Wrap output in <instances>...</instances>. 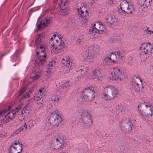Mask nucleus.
Here are the masks:
<instances>
[{"instance_id":"nucleus-1","label":"nucleus","mask_w":153,"mask_h":153,"mask_svg":"<svg viewBox=\"0 0 153 153\" xmlns=\"http://www.w3.org/2000/svg\"><path fill=\"white\" fill-rule=\"evenodd\" d=\"M100 50L99 46L97 45H93L84 49L81 53L79 56L81 61L84 62L87 59L92 60L96 58L97 55Z\"/></svg>"},{"instance_id":"nucleus-2","label":"nucleus","mask_w":153,"mask_h":153,"mask_svg":"<svg viewBox=\"0 0 153 153\" xmlns=\"http://www.w3.org/2000/svg\"><path fill=\"white\" fill-rule=\"evenodd\" d=\"M77 114L79 121L81 123L82 126L85 128H89L92 123L91 116L82 110L77 111Z\"/></svg>"},{"instance_id":"nucleus-3","label":"nucleus","mask_w":153,"mask_h":153,"mask_svg":"<svg viewBox=\"0 0 153 153\" xmlns=\"http://www.w3.org/2000/svg\"><path fill=\"white\" fill-rule=\"evenodd\" d=\"M103 98L106 100L114 99L118 95L117 89L112 85L105 87L103 91Z\"/></svg>"},{"instance_id":"nucleus-4","label":"nucleus","mask_w":153,"mask_h":153,"mask_svg":"<svg viewBox=\"0 0 153 153\" xmlns=\"http://www.w3.org/2000/svg\"><path fill=\"white\" fill-rule=\"evenodd\" d=\"M95 92L94 91L93 88L92 87H87L81 93L80 99V101L82 102H85L87 101H92L95 97Z\"/></svg>"},{"instance_id":"nucleus-5","label":"nucleus","mask_w":153,"mask_h":153,"mask_svg":"<svg viewBox=\"0 0 153 153\" xmlns=\"http://www.w3.org/2000/svg\"><path fill=\"white\" fill-rule=\"evenodd\" d=\"M76 11L80 17L83 22H87L89 18L88 10L87 6L85 5H81L79 8H76Z\"/></svg>"},{"instance_id":"nucleus-6","label":"nucleus","mask_w":153,"mask_h":153,"mask_svg":"<svg viewBox=\"0 0 153 153\" xmlns=\"http://www.w3.org/2000/svg\"><path fill=\"white\" fill-rule=\"evenodd\" d=\"M119 125L121 130L125 132L127 131H129L132 129L133 123L130 119L124 118L121 122L119 123Z\"/></svg>"},{"instance_id":"nucleus-7","label":"nucleus","mask_w":153,"mask_h":153,"mask_svg":"<svg viewBox=\"0 0 153 153\" xmlns=\"http://www.w3.org/2000/svg\"><path fill=\"white\" fill-rule=\"evenodd\" d=\"M116 53L117 55L115 52L113 53L112 52H110L107 53L104 59L106 65H109L116 61L117 59V56L118 55L120 56V54L118 52H117Z\"/></svg>"},{"instance_id":"nucleus-8","label":"nucleus","mask_w":153,"mask_h":153,"mask_svg":"<svg viewBox=\"0 0 153 153\" xmlns=\"http://www.w3.org/2000/svg\"><path fill=\"white\" fill-rule=\"evenodd\" d=\"M114 73H111V75L110 76L112 80H116L118 79H120V80H125L126 77L122 72V68H114Z\"/></svg>"},{"instance_id":"nucleus-9","label":"nucleus","mask_w":153,"mask_h":153,"mask_svg":"<svg viewBox=\"0 0 153 153\" xmlns=\"http://www.w3.org/2000/svg\"><path fill=\"white\" fill-rule=\"evenodd\" d=\"M62 121V118L60 115L58 114L56 112H52L49 118L48 121L50 123L53 125L59 126Z\"/></svg>"},{"instance_id":"nucleus-10","label":"nucleus","mask_w":153,"mask_h":153,"mask_svg":"<svg viewBox=\"0 0 153 153\" xmlns=\"http://www.w3.org/2000/svg\"><path fill=\"white\" fill-rule=\"evenodd\" d=\"M120 8H118L117 12L119 14L122 16L123 15L126 13H131V11L130 12L126 11V10L127 8V10L129 9V5L128 2L126 0H122L120 5Z\"/></svg>"},{"instance_id":"nucleus-11","label":"nucleus","mask_w":153,"mask_h":153,"mask_svg":"<svg viewBox=\"0 0 153 153\" xmlns=\"http://www.w3.org/2000/svg\"><path fill=\"white\" fill-rule=\"evenodd\" d=\"M149 111L145 108H142V107L138 108V110L139 112L140 116L143 119H146V117L152 116L153 115V108H149Z\"/></svg>"},{"instance_id":"nucleus-12","label":"nucleus","mask_w":153,"mask_h":153,"mask_svg":"<svg viewBox=\"0 0 153 153\" xmlns=\"http://www.w3.org/2000/svg\"><path fill=\"white\" fill-rule=\"evenodd\" d=\"M60 2L61 3L59 4L61 8L60 13L64 16L66 15L69 10V7L68 6V0H61Z\"/></svg>"},{"instance_id":"nucleus-13","label":"nucleus","mask_w":153,"mask_h":153,"mask_svg":"<svg viewBox=\"0 0 153 153\" xmlns=\"http://www.w3.org/2000/svg\"><path fill=\"white\" fill-rule=\"evenodd\" d=\"M115 15L113 14H109L105 19V22L109 25H115L116 24L115 22L117 21Z\"/></svg>"},{"instance_id":"nucleus-14","label":"nucleus","mask_w":153,"mask_h":153,"mask_svg":"<svg viewBox=\"0 0 153 153\" xmlns=\"http://www.w3.org/2000/svg\"><path fill=\"white\" fill-rule=\"evenodd\" d=\"M102 69L100 67H96L92 72V77L98 80L101 79Z\"/></svg>"},{"instance_id":"nucleus-15","label":"nucleus","mask_w":153,"mask_h":153,"mask_svg":"<svg viewBox=\"0 0 153 153\" xmlns=\"http://www.w3.org/2000/svg\"><path fill=\"white\" fill-rule=\"evenodd\" d=\"M52 22V19L50 17L45 18L44 20L40 22V24L37 26L36 30L40 29L41 28L48 26Z\"/></svg>"},{"instance_id":"nucleus-16","label":"nucleus","mask_w":153,"mask_h":153,"mask_svg":"<svg viewBox=\"0 0 153 153\" xmlns=\"http://www.w3.org/2000/svg\"><path fill=\"white\" fill-rule=\"evenodd\" d=\"M62 63L63 64L62 68L64 69V71L65 73L66 72H69L70 70L72 68V63L68 59V60H66V61L63 59H62Z\"/></svg>"},{"instance_id":"nucleus-17","label":"nucleus","mask_w":153,"mask_h":153,"mask_svg":"<svg viewBox=\"0 0 153 153\" xmlns=\"http://www.w3.org/2000/svg\"><path fill=\"white\" fill-rule=\"evenodd\" d=\"M143 87L142 85L139 84L136 80H132L131 83V88L132 89L133 92L134 91L136 92H139L141 90Z\"/></svg>"},{"instance_id":"nucleus-18","label":"nucleus","mask_w":153,"mask_h":153,"mask_svg":"<svg viewBox=\"0 0 153 153\" xmlns=\"http://www.w3.org/2000/svg\"><path fill=\"white\" fill-rule=\"evenodd\" d=\"M65 137L64 136L62 139L60 138L59 139L58 138H55L54 140L55 143L54 145L55 149H60L63 146L64 144V139Z\"/></svg>"},{"instance_id":"nucleus-19","label":"nucleus","mask_w":153,"mask_h":153,"mask_svg":"<svg viewBox=\"0 0 153 153\" xmlns=\"http://www.w3.org/2000/svg\"><path fill=\"white\" fill-rule=\"evenodd\" d=\"M98 29H99V27L97 28L92 26L89 30L88 34L90 35V36L92 38H95L97 36V35L99 34L100 32Z\"/></svg>"},{"instance_id":"nucleus-20","label":"nucleus","mask_w":153,"mask_h":153,"mask_svg":"<svg viewBox=\"0 0 153 153\" xmlns=\"http://www.w3.org/2000/svg\"><path fill=\"white\" fill-rule=\"evenodd\" d=\"M125 108L122 106L121 105H118L116 107V111H113L112 113L114 114L115 117L118 116L120 114L123 113L125 111Z\"/></svg>"},{"instance_id":"nucleus-21","label":"nucleus","mask_w":153,"mask_h":153,"mask_svg":"<svg viewBox=\"0 0 153 153\" xmlns=\"http://www.w3.org/2000/svg\"><path fill=\"white\" fill-rule=\"evenodd\" d=\"M44 98L42 97L37 96L36 97V106L39 108H42L43 106V104L44 102Z\"/></svg>"},{"instance_id":"nucleus-22","label":"nucleus","mask_w":153,"mask_h":153,"mask_svg":"<svg viewBox=\"0 0 153 153\" xmlns=\"http://www.w3.org/2000/svg\"><path fill=\"white\" fill-rule=\"evenodd\" d=\"M18 146H15L10 145L9 148V153H21L22 152V148H19L18 149Z\"/></svg>"},{"instance_id":"nucleus-23","label":"nucleus","mask_w":153,"mask_h":153,"mask_svg":"<svg viewBox=\"0 0 153 153\" xmlns=\"http://www.w3.org/2000/svg\"><path fill=\"white\" fill-rule=\"evenodd\" d=\"M46 57V55L45 53H44V55H40L38 59L36 61V63H38L39 66L43 65L45 64L46 63V60L45 59Z\"/></svg>"},{"instance_id":"nucleus-24","label":"nucleus","mask_w":153,"mask_h":153,"mask_svg":"<svg viewBox=\"0 0 153 153\" xmlns=\"http://www.w3.org/2000/svg\"><path fill=\"white\" fill-rule=\"evenodd\" d=\"M19 50H16L15 53L12 56V61L17 62V63L15 64L14 66H15L16 64H18L20 61L19 55Z\"/></svg>"},{"instance_id":"nucleus-25","label":"nucleus","mask_w":153,"mask_h":153,"mask_svg":"<svg viewBox=\"0 0 153 153\" xmlns=\"http://www.w3.org/2000/svg\"><path fill=\"white\" fill-rule=\"evenodd\" d=\"M43 37L42 34H39L38 35L37 37L36 38V40L35 41V47L37 48H39V44L42 41V38Z\"/></svg>"},{"instance_id":"nucleus-26","label":"nucleus","mask_w":153,"mask_h":153,"mask_svg":"<svg viewBox=\"0 0 153 153\" xmlns=\"http://www.w3.org/2000/svg\"><path fill=\"white\" fill-rule=\"evenodd\" d=\"M140 107H142V108H144L145 109L146 108L147 109V110L149 111V109L148 108H153V107L151 105L145 102L142 103L140 105H138V108H139Z\"/></svg>"},{"instance_id":"nucleus-27","label":"nucleus","mask_w":153,"mask_h":153,"mask_svg":"<svg viewBox=\"0 0 153 153\" xmlns=\"http://www.w3.org/2000/svg\"><path fill=\"white\" fill-rule=\"evenodd\" d=\"M16 114L17 113L16 110L13 109L7 114V115L8 116V118H10L11 120H13L14 119V118L16 116Z\"/></svg>"},{"instance_id":"nucleus-28","label":"nucleus","mask_w":153,"mask_h":153,"mask_svg":"<svg viewBox=\"0 0 153 153\" xmlns=\"http://www.w3.org/2000/svg\"><path fill=\"white\" fill-rule=\"evenodd\" d=\"M140 56L141 59L144 61H145L149 57L147 55V53L145 51L140 53Z\"/></svg>"},{"instance_id":"nucleus-29","label":"nucleus","mask_w":153,"mask_h":153,"mask_svg":"<svg viewBox=\"0 0 153 153\" xmlns=\"http://www.w3.org/2000/svg\"><path fill=\"white\" fill-rule=\"evenodd\" d=\"M56 62L53 59H51L47 64V68L49 69H52L56 64Z\"/></svg>"},{"instance_id":"nucleus-30","label":"nucleus","mask_w":153,"mask_h":153,"mask_svg":"<svg viewBox=\"0 0 153 153\" xmlns=\"http://www.w3.org/2000/svg\"><path fill=\"white\" fill-rule=\"evenodd\" d=\"M84 72L81 73L79 71H76L75 74V76L76 78L79 80V79H81L82 77H83L84 75Z\"/></svg>"},{"instance_id":"nucleus-31","label":"nucleus","mask_w":153,"mask_h":153,"mask_svg":"<svg viewBox=\"0 0 153 153\" xmlns=\"http://www.w3.org/2000/svg\"><path fill=\"white\" fill-rule=\"evenodd\" d=\"M99 29L98 30L100 31V32H99V34H101L104 33H105L106 31L105 27L102 24H101V25H100V26L99 27Z\"/></svg>"},{"instance_id":"nucleus-32","label":"nucleus","mask_w":153,"mask_h":153,"mask_svg":"<svg viewBox=\"0 0 153 153\" xmlns=\"http://www.w3.org/2000/svg\"><path fill=\"white\" fill-rule=\"evenodd\" d=\"M14 145H15L16 146H18L17 145H19V148H21H21H22L23 146V144L22 143H20L19 141L18 140H16V141H14L11 144V145H12V146H14Z\"/></svg>"},{"instance_id":"nucleus-33","label":"nucleus","mask_w":153,"mask_h":153,"mask_svg":"<svg viewBox=\"0 0 153 153\" xmlns=\"http://www.w3.org/2000/svg\"><path fill=\"white\" fill-rule=\"evenodd\" d=\"M153 48L152 46L151 45V43L149 42H148L147 43V46L146 47V52L148 53V52H150V53H151V51H152V49Z\"/></svg>"},{"instance_id":"nucleus-34","label":"nucleus","mask_w":153,"mask_h":153,"mask_svg":"<svg viewBox=\"0 0 153 153\" xmlns=\"http://www.w3.org/2000/svg\"><path fill=\"white\" fill-rule=\"evenodd\" d=\"M26 90V88L25 87H23L21 88L19 90L17 97H19L22 95L25 91Z\"/></svg>"},{"instance_id":"nucleus-35","label":"nucleus","mask_w":153,"mask_h":153,"mask_svg":"<svg viewBox=\"0 0 153 153\" xmlns=\"http://www.w3.org/2000/svg\"><path fill=\"white\" fill-rule=\"evenodd\" d=\"M55 45L58 46L59 47L61 46V47L63 49L64 51L66 49V45H65L64 42L62 41H60V43L59 44H55Z\"/></svg>"},{"instance_id":"nucleus-36","label":"nucleus","mask_w":153,"mask_h":153,"mask_svg":"<svg viewBox=\"0 0 153 153\" xmlns=\"http://www.w3.org/2000/svg\"><path fill=\"white\" fill-rule=\"evenodd\" d=\"M51 45L53 46L54 47L53 48L55 49V50H56V51L57 52V53H59L62 51H64L62 48L61 47V46H60V47L57 46H55V45L54 44L52 45Z\"/></svg>"},{"instance_id":"nucleus-37","label":"nucleus","mask_w":153,"mask_h":153,"mask_svg":"<svg viewBox=\"0 0 153 153\" xmlns=\"http://www.w3.org/2000/svg\"><path fill=\"white\" fill-rule=\"evenodd\" d=\"M8 116L7 115H5L4 117L1 120V123L3 122L4 123H7L8 122H10L11 120L10 118H8Z\"/></svg>"},{"instance_id":"nucleus-38","label":"nucleus","mask_w":153,"mask_h":153,"mask_svg":"<svg viewBox=\"0 0 153 153\" xmlns=\"http://www.w3.org/2000/svg\"><path fill=\"white\" fill-rule=\"evenodd\" d=\"M61 86L62 88L67 87L69 85V82L68 81H63L61 83Z\"/></svg>"},{"instance_id":"nucleus-39","label":"nucleus","mask_w":153,"mask_h":153,"mask_svg":"<svg viewBox=\"0 0 153 153\" xmlns=\"http://www.w3.org/2000/svg\"><path fill=\"white\" fill-rule=\"evenodd\" d=\"M84 39L82 38V37L79 36V38L76 39V41L77 44H82L84 43Z\"/></svg>"},{"instance_id":"nucleus-40","label":"nucleus","mask_w":153,"mask_h":153,"mask_svg":"<svg viewBox=\"0 0 153 153\" xmlns=\"http://www.w3.org/2000/svg\"><path fill=\"white\" fill-rule=\"evenodd\" d=\"M34 98H31L30 99L28 100V102H27L25 105V106L24 107V108H27L29 107V104H30L32 102H33V100H34Z\"/></svg>"},{"instance_id":"nucleus-41","label":"nucleus","mask_w":153,"mask_h":153,"mask_svg":"<svg viewBox=\"0 0 153 153\" xmlns=\"http://www.w3.org/2000/svg\"><path fill=\"white\" fill-rule=\"evenodd\" d=\"M30 97V94L28 93H27L23 95V96L19 100V101L20 102H21V101L29 97Z\"/></svg>"},{"instance_id":"nucleus-42","label":"nucleus","mask_w":153,"mask_h":153,"mask_svg":"<svg viewBox=\"0 0 153 153\" xmlns=\"http://www.w3.org/2000/svg\"><path fill=\"white\" fill-rule=\"evenodd\" d=\"M36 48V50L37 51L39 49L41 50V51H40L41 53L44 52L45 51L44 46L42 45H39V48Z\"/></svg>"},{"instance_id":"nucleus-43","label":"nucleus","mask_w":153,"mask_h":153,"mask_svg":"<svg viewBox=\"0 0 153 153\" xmlns=\"http://www.w3.org/2000/svg\"><path fill=\"white\" fill-rule=\"evenodd\" d=\"M84 67L83 66V65L81 64L78 67V70L77 71H79V72H80V71H81L82 73H83L82 71H84Z\"/></svg>"},{"instance_id":"nucleus-44","label":"nucleus","mask_w":153,"mask_h":153,"mask_svg":"<svg viewBox=\"0 0 153 153\" xmlns=\"http://www.w3.org/2000/svg\"><path fill=\"white\" fill-rule=\"evenodd\" d=\"M133 80H135V79H137L138 80V81H140V83L141 84L142 83V80L140 79V78H139V75H135L134 76H133Z\"/></svg>"},{"instance_id":"nucleus-45","label":"nucleus","mask_w":153,"mask_h":153,"mask_svg":"<svg viewBox=\"0 0 153 153\" xmlns=\"http://www.w3.org/2000/svg\"><path fill=\"white\" fill-rule=\"evenodd\" d=\"M147 46V43H143L142 44V46L140 47L141 50H145L146 49V47Z\"/></svg>"},{"instance_id":"nucleus-46","label":"nucleus","mask_w":153,"mask_h":153,"mask_svg":"<svg viewBox=\"0 0 153 153\" xmlns=\"http://www.w3.org/2000/svg\"><path fill=\"white\" fill-rule=\"evenodd\" d=\"M51 99L52 101H57L59 100V98L55 95L52 96Z\"/></svg>"},{"instance_id":"nucleus-47","label":"nucleus","mask_w":153,"mask_h":153,"mask_svg":"<svg viewBox=\"0 0 153 153\" xmlns=\"http://www.w3.org/2000/svg\"><path fill=\"white\" fill-rule=\"evenodd\" d=\"M27 124L28 125L29 129H30L31 127L33 126V123L32 120H30L27 122Z\"/></svg>"},{"instance_id":"nucleus-48","label":"nucleus","mask_w":153,"mask_h":153,"mask_svg":"<svg viewBox=\"0 0 153 153\" xmlns=\"http://www.w3.org/2000/svg\"><path fill=\"white\" fill-rule=\"evenodd\" d=\"M23 130L24 128H22V126H21L16 131L15 133L18 134L19 132H21V131H22Z\"/></svg>"},{"instance_id":"nucleus-49","label":"nucleus","mask_w":153,"mask_h":153,"mask_svg":"<svg viewBox=\"0 0 153 153\" xmlns=\"http://www.w3.org/2000/svg\"><path fill=\"white\" fill-rule=\"evenodd\" d=\"M6 113V111L2 110L0 111V117L3 116L4 114Z\"/></svg>"},{"instance_id":"nucleus-50","label":"nucleus","mask_w":153,"mask_h":153,"mask_svg":"<svg viewBox=\"0 0 153 153\" xmlns=\"http://www.w3.org/2000/svg\"><path fill=\"white\" fill-rule=\"evenodd\" d=\"M131 5H129V9H128L127 10V8H126V11H128V12H130V11H131V13H126V14H132V10L131 8Z\"/></svg>"},{"instance_id":"nucleus-51","label":"nucleus","mask_w":153,"mask_h":153,"mask_svg":"<svg viewBox=\"0 0 153 153\" xmlns=\"http://www.w3.org/2000/svg\"><path fill=\"white\" fill-rule=\"evenodd\" d=\"M148 27L147 28V34L148 35V36H150L151 35H152H152H153V31H152L150 30H148Z\"/></svg>"},{"instance_id":"nucleus-52","label":"nucleus","mask_w":153,"mask_h":153,"mask_svg":"<svg viewBox=\"0 0 153 153\" xmlns=\"http://www.w3.org/2000/svg\"><path fill=\"white\" fill-rule=\"evenodd\" d=\"M39 76H40L39 75H38L37 74H35L34 76L33 77V80H36L39 77Z\"/></svg>"},{"instance_id":"nucleus-53","label":"nucleus","mask_w":153,"mask_h":153,"mask_svg":"<svg viewBox=\"0 0 153 153\" xmlns=\"http://www.w3.org/2000/svg\"><path fill=\"white\" fill-rule=\"evenodd\" d=\"M21 108V105H19L17 107H16L15 110L16 112V113L18 114L19 109Z\"/></svg>"},{"instance_id":"nucleus-54","label":"nucleus","mask_w":153,"mask_h":153,"mask_svg":"<svg viewBox=\"0 0 153 153\" xmlns=\"http://www.w3.org/2000/svg\"><path fill=\"white\" fill-rule=\"evenodd\" d=\"M101 24H100L99 22H97L96 23L94 24V25H93L92 26H94V27H97V28L99 27V26H100V25H101Z\"/></svg>"},{"instance_id":"nucleus-55","label":"nucleus","mask_w":153,"mask_h":153,"mask_svg":"<svg viewBox=\"0 0 153 153\" xmlns=\"http://www.w3.org/2000/svg\"><path fill=\"white\" fill-rule=\"evenodd\" d=\"M44 90V88L43 89L42 88V89H41L39 90V91L38 93H39V94L40 93V94L41 95V97H42V95H43V91Z\"/></svg>"},{"instance_id":"nucleus-56","label":"nucleus","mask_w":153,"mask_h":153,"mask_svg":"<svg viewBox=\"0 0 153 153\" xmlns=\"http://www.w3.org/2000/svg\"><path fill=\"white\" fill-rule=\"evenodd\" d=\"M24 127L25 128V129H29L28 125L27 124L26 125V123H25L24 125L22 128H24Z\"/></svg>"},{"instance_id":"nucleus-57","label":"nucleus","mask_w":153,"mask_h":153,"mask_svg":"<svg viewBox=\"0 0 153 153\" xmlns=\"http://www.w3.org/2000/svg\"><path fill=\"white\" fill-rule=\"evenodd\" d=\"M59 37V40H58L57 39H56V44H59V43H60V41H61V40H60L61 39H62V37Z\"/></svg>"},{"instance_id":"nucleus-58","label":"nucleus","mask_w":153,"mask_h":153,"mask_svg":"<svg viewBox=\"0 0 153 153\" xmlns=\"http://www.w3.org/2000/svg\"><path fill=\"white\" fill-rule=\"evenodd\" d=\"M11 108V106H9L6 109H5L4 110L6 111V112L7 111H8L9 110H10V109Z\"/></svg>"},{"instance_id":"nucleus-59","label":"nucleus","mask_w":153,"mask_h":153,"mask_svg":"<svg viewBox=\"0 0 153 153\" xmlns=\"http://www.w3.org/2000/svg\"><path fill=\"white\" fill-rule=\"evenodd\" d=\"M29 13H30L31 14L32 12H34L35 11V10H34V9H29Z\"/></svg>"},{"instance_id":"nucleus-60","label":"nucleus","mask_w":153,"mask_h":153,"mask_svg":"<svg viewBox=\"0 0 153 153\" xmlns=\"http://www.w3.org/2000/svg\"><path fill=\"white\" fill-rule=\"evenodd\" d=\"M128 64L129 65L131 66V65H133V62H131V61L128 62Z\"/></svg>"},{"instance_id":"nucleus-61","label":"nucleus","mask_w":153,"mask_h":153,"mask_svg":"<svg viewBox=\"0 0 153 153\" xmlns=\"http://www.w3.org/2000/svg\"><path fill=\"white\" fill-rule=\"evenodd\" d=\"M149 68L151 69H152L153 70V66H152V65H150V67H149Z\"/></svg>"},{"instance_id":"nucleus-62","label":"nucleus","mask_w":153,"mask_h":153,"mask_svg":"<svg viewBox=\"0 0 153 153\" xmlns=\"http://www.w3.org/2000/svg\"><path fill=\"white\" fill-rule=\"evenodd\" d=\"M40 51H36V54L37 55H38Z\"/></svg>"},{"instance_id":"nucleus-63","label":"nucleus","mask_w":153,"mask_h":153,"mask_svg":"<svg viewBox=\"0 0 153 153\" xmlns=\"http://www.w3.org/2000/svg\"><path fill=\"white\" fill-rule=\"evenodd\" d=\"M56 34H54L53 35V36L54 37H56Z\"/></svg>"},{"instance_id":"nucleus-64","label":"nucleus","mask_w":153,"mask_h":153,"mask_svg":"<svg viewBox=\"0 0 153 153\" xmlns=\"http://www.w3.org/2000/svg\"><path fill=\"white\" fill-rule=\"evenodd\" d=\"M58 0H54V1L56 2Z\"/></svg>"}]
</instances>
